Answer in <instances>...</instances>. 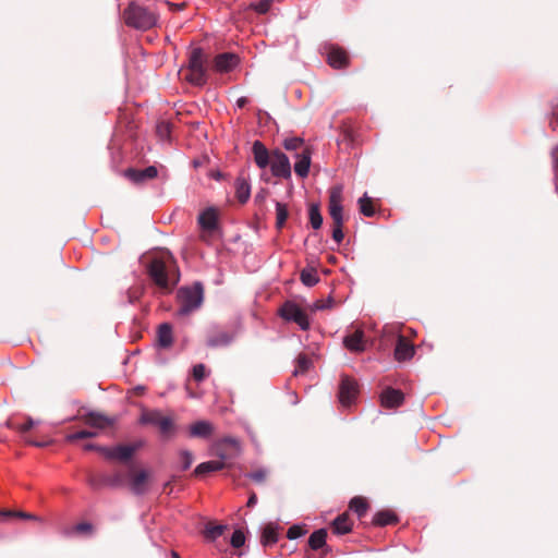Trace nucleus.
<instances>
[{"mask_svg":"<svg viewBox=\"0 0 558 558\" xmlns=\"http://www.w3.org/2000/svg\"><path fill=\"white\" fill-rule=\"evenodd\" d=\"M282 145L288 151H294L295 154L301 153L303 148H308L305 145L304 140L296 136L286 138Z\"/></svg>","mask_w":558,"mask_h":558,"instance_id":"36","label":"nucleus"},{"mask_svg":"<svg viewBox=\"0 0 558 558\" xmlns=\"http://www.w3.org/2000/svg\"><path fill=\"white\" fill-rule=\"evenodd\" d=\"M147 272L153 282L166 291H171L180 280L177 259L166 248L153 256L147 266Z\"/></svg>","mask_w":558,"mask_h":558,"instance_id":"1","label":"nucleus"},{"mask_svg":"<svg viewBox=\"0 0 558 558\" xmlns=\"http://www.w3.org/2000/svg\"><path fill=\"white\" fill-rule=\"evenodd\" d=\"M254 161L258 168L265 169L271 161V153L268 151L266 146L260 141H255L252 146Z\"/></svg>","mask_w":558,"mask_h":558,"instance_id":"19","label":"nucleus"},{"mask_svg":"<svg viewBox=\"0 0 558 558\" xmlns=\"http://www.w3.org/2000/svg\"><path fill=\"white\" fill-rule=\"evenodd\" d=\"M143 425H154L159 428L163 437H170L175 430V424L171 417L163 416L158 410H144L140 417Z\"/></svg>","mask_w":558,"mask_h":558,"instance_id":"6","label":"nucleus"},{"mask_svg":"<svg viewBox=\"0 0 558 558\" xmlns=\"http://www.w3.org/2000/svg\"><path fill=\"white\" fill-rule=\"evenodd\" d=\"M98 452L101 453L105 458L113 460L114 447L109 448V447L99 446Z\"/></svg>","mask_w":558,"mask_h":558,"instance_id":"52","label":"nucleus"},{"mask_svg":"<svg viewBox=\"0 0 558 558\" xmlns=\"http://www.w3.org/2000/svg\"><path fill=\"white\" fill-rule=\"evenodd\" d=\"M244 543H245L244 533L241 530L234 531L232 534V537H231V545L234 548H240L244 545Z\"/></svg>","mask_w":558,"mask_h":558,"instance_id":"45","label":"nucleus"},{"mask_svg":"<svg viewBox=\"0 0 558 558\" xmlns=\"http://www.w3.org/2000/svg\"><path fill=\"white\" fill-rule=\"evenodd\" d=\"M278 541V527L274 523H268L263 530L260 543L263 546H270Z\"/></svg>","mask_w":558,"mask_h":558,"instance_id":"30","label":"nucleus"},{"mask_svg":"<svg viewBox=\"0 0 558 558\" xmlns=\"http://www.w3.org/2000/svg\"><path fill=\"white\" fill-rule=\"evenodd\" d=\"M25 441L29 445H33V446H36V447H45L47 446L48 444H50V441H35L31 438H26Z\"/></svg>","mask_w":558,"mask_h":558,"instance_id":"55","label":"nucleus"},{"mask_svg":"<svg viewBox=\"0 0 558 558\" xmlns=\"http://www.w3.org/2000/svg\"><path fill=\"white\" fill-rule=\"evenodd\" d=\"M551 158H553L556 181L558 182V146L553 149Z\"/></svg>","mask_w":558,"mask_h":558,"instance_id":"53","label":"nucleus"},{"mask_svg":"<svg viewBox=\"0 0 558 558\" xmlns=\"http://www.w3.org/2000/svg\"><path fill=\"white\" fill-rule=\"evenodd\" d=\"M171 557L172 558H181L180 555L174 550L171 551Z\"/></svg>","mask_w":558,"mask_h":558,"instance_id":"62","label":"nucleus"},{"mask_svg":"<svg viewBox=\"0 0 558 558\" xmlns=\"http://www.w3.org/2000/svg\"><path fill=\"white\" fill-rule=\"evenodd\" d=\"M193 378L196 380V381H202L205 379L206 377V367L204 364H196L194 367H193Z\"/></svg>","mask_w":558,"mask_h":558,"instance_id":"48","label":"nucleus"},{"mask_svg":"<svg viewBox=\"0 0 558 558\" xmlns=\"http://www.w3.org/2000/svg\"><path fill=\"white\" fill-rule=\"evenodd\" d=\"M27 519V520H36L37 518L32 514V513H28V512H24V511H15V510H0V523L2 522H7L9 520H12V519Z\"/></svg>","mask_w":558,"mask_h":558,"instance_id":"33","label":"nucleus"},{"mask_svg":"<svg viewBox=\"0 0 558 558\" xmlns=\"http://www.w3.org/2000/svg\"><path fill=\"white\" fill-rule=\"evenodd\" d=\"M235 337V329L213 325L206 331L205 343L213 349L225 348L230 345Z\"/></svg>","mask_w":558,"mask_h":558,"instance_id":"7","label":"nucleus"},{"mask_svg":"<svg viewBox=\"0 0 558 558\" xmlns=\"http://www.w3.org/2000/svg\"><path fill=\"white\" fill-rule=\"evenodd\" d=\"M207 56L199 47L193 48L189 53L186 74L184 80L194 86L207 83Z\"/></svg>","mask_w":558,"mask_h":558,"instance_id":"2","label":"nucleus"},{"mask_svg":"<svg viewBox=\"0 0 558 558\" xmlns=\"http://www.w3.org/2000/svg\"><path fill=\"white\" fill-rule=\"evenodd\" d=\"M204 299V288L201 282H195L192 287L181 288L178 292V300L180 303L179 313L187 315L197 310Z\"/></svg>","mask_w":558,"mask_h":558,"instance_id":"5","label":"nucleus"},{"mask_svg":"<svg viewBox=\"0 0 558 558\" xmlns=\"http://www.w3.org/2000/svg\"><path fill=\"white\" fill-rule=\"evenodd\" d=\"M98 436V432L96 429H82L72 434H68L65 436V440L68 442H75L80 439L94 438Z\"/></svg>","mask_w":558,"mask_h":558,"instance_id":"37","label":"nucleus"},{"mask_svg":"<svg viewBox=\"0 0 558 558\" xmlns=\"http://www.w3.org/2000/svg\"><path fill=\"white\" fill-rule=\"evenodd\" d=\"M357 384L355 380L344 376L341 379L339 388V401L342 405L349 407L356 398Z\"/></svg>","mask_w":558,"mask_h":558,"instance_id":"13","label":"nucleus"},{"mask_svg":"<svg viewBox=\"0 0 558 558\" xmlns=\"http://www.w3.org/2000/svg\"><path fill=\"white\" fill-rule=\"evenodd\" d=\"M342 186H333L329 193L328 210L332 219V239L339 244L342 242L344 234L343 226V207H342Z\"/></svg>","mask_w":558,"mask_h":558,"instance_id":"4","label":"nucleus"},{"mask_svg":"<svg viewBox=\"0 0 558 558\" xmlns=\"http://www.w3.org/2000/svg\"><path fill=\"white\" fill-rule=\"evenodd\" d=\"M311 154L312 153L310 148H303L301 153H296L294 155V157L298 159L294 163V171L301 178H305L308 174L311 166Z\"/></svg>","mask_w":558,"mask_h":558,"instance_id":"23","label":"nucleus"},{"mask_svg":"<svg viewBox=\"0 0 558 558\" xmlns=\"http://www.w3.org/2000/svg\"><path fill=\"white\" fill-rule=\"evenodd\" d=\"M256 502H257V496L255 493H252L247 500V507L252 508L256 505Z\"/></svg>","mask_w":558,"mask_h":558,"instance_id":"58","label":"nucleus"},{"mask_svg":"<svg viewBox=\"0 0 558 558\" xmlns=\"http://www.w3.org/2000/svg\"><path fill=\"white\" fill-rule=\"evenodd\" d=\"M214 451L219 461L233 458L240 451V441L234 437H225L214 445Z\"/></svg>","mask_w":558,"mask_h":558,"instance_id":"10","label":"nucleus"},{"mask_svg":"<svg viewBox=\"0 0 558 558\" xmlns=\"http://www.w3.org/2000/svg\"><path fill=\"white\" fill-rule=\"evenodd\" d=\"M201 227L205 230H214L217 226V213L213 208L203 211L198 217Z\"/></svg>","mask_w":558,"mask_h":558,"instance_id":"29","label":"nucleus"},{"mask_svg":"<svg viewBox=\"0 0 558 558\" xmlns=\"http://www.w3.org/2000/svg\"><path fill=\"white\" fill-rule=\"evenodd\" d=\"M327 531L325 529H319L313 532L308 538V546L313 550H317L323 548L326 545Z\"/></svg>","mask_w":558,"mask_h":558,"instance_id":"32","label":"nucleus"},{"mask_svg":"<svg viewBox=\"0 0 558 558\" xmlns=\"http://www.w3.org/2000/svg\"><path fill=\"white\" fill-rule=\"evenodd\" d=\"M246 104H247V98H246V97H240V98L236 100V105H238V107H240V108L244 107Z\"/></svg>","mask_w":558,"mask_h":558,"instance_id":"61","label":"nucleus"},{"mask_svg":"<svg viewBox=\"0 0 558 558\" xmlns=\"http://www.w3.org/2000/svg\"><path fill=\"white\" fill-rule=\"evenodd\" d=\"M240 63V58L233 52H222L213 59L211 69L217 73H229Z\"/></svg>","mask_w":558,"mask_h":558,"instance_id":"11","label":"nucleus"},{"mask_svg":"<svg viewBox=\"0 0 558 558\" xmlns=\"http://www.w3.org/2000/svg\"><path fill=\"white\" fill-rule=\"evenodd\" d=\"M235 197L241 204H245L251 196V185L246 178L238 177L234 182Z\"/></svg>","mask_w":558,"mask_h":558,"instance_id":"26","label":"nucleus"},{"mask_svg":"<svg viewBox=\"0 0 558 558\" xmlns=\"http://www.w3.org/2000/svg\"><path fill=\"white\" fill-rule=\"evenodd\" d=\"M312 365L310 357L305 354H300L296 359V365L294 369V375L298 376L300 374L306 373Z\"/></svg>","mask_w":558,"mask_h":558,"instance_id":"42","label":"nucleus"},{"mask_svg":"<svg viewBox=\"0 0 558 558\" xmlns=\"http://www.w3.org/2000/svg\"><path fill=\"white\" fill-rule=\"evenodd\" d=\"M289 217V211L286 204L276 203V227L277 229H282L286 225V221Z\"/></svg>","mask_w":558,"mask_h":558,"instance_id":"39","label":"nucleus"},{"mask_svg":"<svg viewBox=\"0 0 558 558\" xmlns=\"http://www.w3.org/2000/svg\"><path fill=\"white\" fill-rule=\"evenodd\" d=\"M226 468V463L223 461L211 460L207 462H203L196 466L194 470L195 475H204L210 472L221 471Z\"/></svg>","mask_w":558,"mask_h":558,"instance_id":"27","label":"nucleus"},{"mask_svg":"<svg viewBox=\"0 0 558 558\" xmlns=\"http://www.w3.org/2000/svg\"><path fill=\"white\" fill-rule=\"evenodd\" d=\"M398 522V518L395 512L390 510L378 511L373 518V524L377 526H385L388 524H395Z\"/></svg>","mask_w":558,"mask_h":558,"instance_id":"31","label":"nucleus"},{"mask_svg":"<svg viewBox=\"0 0 558 558\" xmlns=\"http://www.w3.org/2000/svg\"><path fill=\"white\" fill-rule=\"evenodd\" d=\"M36 422L28 417L24 424L20 426V432L26 433L35 426Z\"/></svg>","mask_w":558,"mask_h":558,"instance_id":"54","label":"nucleus"},{"mask_svg":"<svg viewBox=\"0 0 558 558\" xmlns=\"http://www.w3.org/2000/svg\"><path fill=\"white\" fill-rule=\"evenodd\" d=\"M131 489L136 495H142L146 490V482L148 480V472L145 470L131 471Z\"/></svg>","mask_w":558,"mask_h":558,"instance_id":"25","label":"nucleus"},{"mask_svg":"<svg viewBox=\"0 0 558 558\" xmlns=\"http://www.w3.org/2000/svg\"><path fill=\"white\" fill-rule=\"evenodd\" d=\"M99 446L95 444H86L84 445L83 449L86 451L96 450L98 451Z\"/></svg>","mask_w":558,"mask_h":558,"instance_id":"59","label":"nucleus"},{"mask_svg":"<svg viewBox=\"0 0 558 558\" xmlns=\"http://www.w3.org/2000/svg\"><path fill=\"white\" fill-rule=\"evenodd\" d=\"M301 281L307 287L315 286L319 281L317 271L313 268L312 269H303L301 271Z\"/></svg>","mask_w":558,"mask_h":558,"instance_id":"41","label":"nucleus"},{"mask_svg":"<svg viewBox=\"0 0 558 558\" xmlns=\"http://www.w3.org/2000/svg\"><path fill=\"white\" fill-rule=\"evenodd\" d=\"M82 422L90 428L104 430L116 424V418L107 416L102 413L90 411L81 416Z\"/></svg>","mask_w":558,"mask_h":558,"instance_id":"12","label":"nucleus"},{"mask_svg":"<svg viewBox=\"0 0 558 558\" xmlns=\"http://www.w3.org/2000/svg\"><path fill=\"white\" fill-rule=\"evenodd\" d=\"M271 3L272 0H259L258 2L251 3L250 8L259 14H266L270 9Z\"/></svg>","mask_w":558,"mask_h":558,"instance_id":"43","label":"nucleus"},{"mask_svg":"<svg viewBox=\"0 0 558 558\" xmlns=\"http://www.w3.org/2000/svg\"><path fill=\"white\" fill-rule=\"evenodd\" d=\"M226 530L227 525L208 522L205 526V536L210 541H215L220 537Z\"/></svg>","mask_w":558,"mask_h":558,"instance_id":"35","label":"nucleus"},{"mask_svg":"<svg viewBox=\"0 0 558 558\" xmlns=\"http://www.w3.org/2000/svg\"><path fill=\"white\" fill-rule=\"evenodd\" d=\"M550 126L554 131L558 130V111L554 112L553 119L550 121Z\"/></svg>","mask_w":558,"mask_h":558,"instance_id":"56","label":"nucleus"},{"mask_svg":"<svg viewBox=\"0 0 558 558\" xmlns=\"http://www.w3.org/2000/svg\"><path fill=\"white\" fill-rule=\"evenodd\" d=\"M157 133L161 138L169 137L171 133V125L167 122H161L157 125Z\"/></svg>","mask_w":558,"mask_h":558,"instance_id":"51","label":"nucleus"},{"mask_svg":"<svg viewBox=\"0 0 558 558\" xmlns=\"http://www.w3.org/2000/svg\"><path fill=\"white\" fill-rule=\"evenodd\" d=\"M360 213L366 217H373L375 215V208L373 204V199L364 194L359 199Z\"/></svg>","mask_w":558,"mask_h":558,"instance_id":"40","label":"nucleus"},{"mask_svg":"<svg viewBox=\"0 0 558 558\" xmlns=\"http://www.w3.org/2000/svg\"><path fill=\"white\" fill-rule=\"evenodd\" d=\"M278 314L282 319L295 323L302 330L310 329L311 324L307 314L293 301H286L279 308Z\"/></svg>","mask_w":558,"mask_h":558,"instance_id":"8","label":"nucleus"},{"mask_svg":"<svg viewBox=\"0 0 558 558\" xmlns=\"http://www.w3.org/2000/svg\"><path fill=\"white\" fill-rule=\"evenodd\" d=\"M158 174V170L154 166H149L145 169L129 168L124 171V175L135 184L144 183L147 180L155 179Z\"/></svg>","mask_w":558,"mask_h":558,"instance_id":"15","label":"nucleus"},{"mask_svg":"<svg viewBox=\"0 0 558 558\" xmlns=\"http://www.w3.org/2000/svg\"><path fill=\"white\" fill-rule=\"evenodd\" d=\"M143 446V440H137L130 445H119L114 447L113 460L125 462L130 460L133 454Z\"/></svg>","mask_w":558,"mask_h":558,"instance_id":"21","label":"nucleus"},{"mask_svg":"<svg viewBox=\"0 0 558 558\" xmlns=\"http://www.w3.org/2000/svg\"><path fill=\"white\" fill-rule=\"evenodd\" d=\"M414 345L404 337L399 336L395 348V359L399 362L408 361L414 355Z\"/></svg>","mask_w":558,"mask_h":558,"instance_id":"17","label":"nucleus"},{"mask_svg":"<svg viewBox=\"0 0 558 558\" xmlns=\"http://www.w3.org/2000/svg\"><path fill=\"white\" fill-rule=\"evenodd\" d=\"M304 533L305 531L300 525H292L287 532V537L290 539H295L301 537Z\"/></svg>","mask_w":558,"mask_h":558,"instance_id":"49","label":"nucleus"},{"mask_svg":"<svg viewBox=\"0 0 558 558\" xmlns=\"http://www.w3.org/2000/svg\"><path fill=\"white\" fill-rule=\"evenodd\" d=\"M308 218L314 229H319L323 225V216L317 204H311L308 207Z\"/></svg>","mask_w":558,"mask_h":558,"instance_id":"38","label":"nucleus"},{"mask_svg":"<svg viewBox=\"0 0 558 558\" xmlns=\"http://www.w3.org/2000/svg\"><path fill=\"white\" fill-rule=\"evenodd\" d=\"M352 523L348 513L338 515L332 522V530L336 534L342 535L351 532Z\"/></svg>","mask_w":558,"mask_h":558,"instance_id":"28","label":"nucleus"},{"mask_svg":"<svg viewBox=\"0 0 558 558\" xmlns=\"http://www.w3.org/2000/svg\"><path fill=\"white\" fill-rule=\"evenodd\" d=\"M73 532L76 534L92 535L94 533V526L89 522H81L73 527Z\"/></svg>","mask_w":558,"mask_h":558,"instance_id":"44","label":"nucleus"},{"mask_svg":"<svg viewBox=\"0 0 558 558\" xmlns=\"http://www.w3.org/2000/svg\"><path fill=\"white\" fill-rule=\"evenodd\" d=\"M144 292L143 287H134L128 290V298L130 303H135L142 296Z\"/></svg>","mask_w":558,"mask_h":558,"instance_id":"46","label":"nucleus"},{"mask_svg":"<svg viewBox=\"0 0 558 558\" xmlns=\"http://www.w3.org/2000/svg\"><path fill=\"white\" fill-rule=\"evenodd\" d=\"M330 304H331V301H328L327 303L324 301H317L315 303V310H324V308L330 306Z\"/></svg>","mask_w":558,"mask_h":558,"instance_id":"57","label":"nucleus"},{"mask_svg":"<svg viewBox=\"0 0 558 558\" xmlns=\"http://www.w3.org/2000/svg\"><path fill=\"white\" fill-rule=\"evenodd\" d=\"M180 459L182 462L183 470H187L191 466V464L193 463V454L189 450H182L180 452Z\"/></svg>","mask_w":558,"mask_h":558,"instance_id":"47","label":"nucleus"},{"mask_svg":"<svg viewBox=\"0 0 558 558\" xmlns=\"http://www.w3.org/2000/svg\"><path fill=\"white\" fill-rule=\"evenodd\" d=\"M344 347L355 353L363 352L365 350L364 332L361 329L355 330L343 339Z\"/></svg>","mask_w":558,"mask_h":558,"instance_id":"22","label":"nucleus"},{"mask_svg":"<svg viewBox=\"0 0 558 558\" xmlns=\"http://www.w3.org/2000/svg\"><path fill=\"white\" fill-rule=\"evenodd\" d=\"M89 485L94 488H100L104 486L109 487H120L124 483V478L121 472H114L113 474H101V475H94L90 476Z\"/></svg>","mask_w":558,"mask_h":558,"instance_id":"14","label":"nucleus"},{"mask_svg":"<svg viewBox=\"0 0 558 558\" xmlns=\"http://www.w3.org/2000/svg\"><path fill=\"white\" fill-rule=\"evenodd\" d=\"M404 401V395L401 390L388 387L380 395V402L384 408L396 409Z\"/></svg>","mask_w":558,"mask_h":558,"instance_id":"16","label":"nucleus"},{"mask_svg":"<svg viewBox=\"0 0 558 558\" xmlns=\"http://www.w3.org/2000/svg\"><path fill=\"white\" fill-rule=\"evenodd\" d=\"M327 62L333 69H343L349 65V56L340 47H331L327 54Z\"/></svg>","mask_w":558,"mask_h":558,"instance_id":"18","label":"nucleus"},{"mask_svg":"<svg viewBox=\"0 0 558 558\" xmlns=\"http://www.w3.org/2000/svg\"><path fill=\"white\" fill-rule=\"evenodd\" d=\"M368 502L361 496L353 497L349 504V508L354 511L359 518H363L368 510Z\"/></svg>","mask_w":558,"mask_h":558,"instance_id":"34","label":"nucleus"},{"mask_svg":"<svg viewBox=\"0 0 558 558\" xmlns=\"http://www.w3.org/2000/svg\"><path fill=\"white\" fill-rule=\"evenodd\" d=\"M272 175L277 178L289 179L291 177V165L288 156L279 149L271 151V161L269 162Z\"/></svg>","mask_w":558,"mask_h":558,"instance_id":"9","label":"nucleus"},{"mask_svg":"<svg viewBox=\"0 0 558 558\" xmlns=\"http://www.w3.org/2000/svg\"><path fill=\"white\" fill-rule=\"evenodd\" d=\"M267 474L268 473H267L266 470L259 469V470H256V471L250 473L248 477L251 480H253L254 482H256V483H262V482H264L266 480Z\"/></svg>","mask_w":558,"mask_h":558,"instance_id":"50","label":"nucleus"},{"mask_svg":"<svg viewBox=\"0 0 558 558\" xmlns=\"http://www.w3.org/2000/svg\"><path fill=\"white\" fill-rule=\"evenodd\" d=\"M266 191L262 190L258 194L255 196V202H263L265 199Z\"/></svg>","mask_w":558,"mask_h":558,"instance_id":"60","label":"nucleus"},{"mask_svg":"<svg viewBox=\"0 0 558 558\" xmlns=\"http://www.w3.org/2000/svg\"><path fill=\"white\" fill-rule=\"evenodd\" d=\"M173 343V329L169 323L159 325L156 332V345L161 349H169Z\"/></svg>","mask_w":558,"mask_h":558,"instance_id":"20","label":"nucleus"},{"mask_svg":"<svg viewBox=\"0 0 558 558\" xmlns=\"http://www.w3.org/2000/svg\"><path fill=\"white\" fill-rule=\"evenodd\" d=\"M128 26L136 29H149L157 24L158 15L153 10L131 3L123 13Z\"/></svg>","mask_w":558,"mask_h":558,"instance_id":"3","label":"nucleus"},{"mask_svg":"<svg viewBox=\"0 0 558 558\" xmlns=\"http://www.w3.org/2000/svg\"><path fill=\"white\" fill-rule=\"evenodd\" d=\"M214 430V425L208 421H197L189 428L190 436L195 438H209Z\"/></svg>","mask_w":558,"mask_h":558,"instance_id":"24","label":"nucleus"}]
</instances>
